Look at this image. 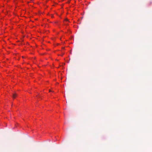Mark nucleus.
Segmentation results:
<instances>
[{
	"mask_svg": "<svg viewBox=\"0 0 152 152\" xmlns=\"http://www.w3.org/2000/svg\"><path fill=\"white\" fill-rule=\"evenodd\" d=\"M17 94L16 93H14L13 94L12 97L13 99L15 98L17 96Z\"/></svg>",
	"mask_w": 152,
	"mask_h": 152,
	"instance_id": "nucleus-1",
	"label": "nucleus"
},
{
	"mask_svg": "<svg viewBox=\"0 0 152 152\" xmlns=\"http://www.w3.org/2000/svg\"><path fill=\"white\" fill-rule=\"evenodd\" d=\"M65 20L66 21H68V20L67 19H65Z\"/></svg>",
	"mask_w": 152,
	"mask_h": 152,
	"instance_id": "nucleus-2",
	"label": "nucleus"
},
{
	"mask_svg": "<svg viewBox=\"0 0 152 152\" xmlns=\"http://www.w3.org/2000/svg\"><path fill=\"white\" fill-rule=\"evenodd\" d=\"M49 92H51V91L50 90H49Z\"/></svg>",
	"mask_w": 152,
	"mask_h": 152,
	"instance_id": "nucleus-3",
	"label": "nucleus"
},
{
	"mask_svg": "<svg viewBox=\"0 0 152 152\" xmlns=\"http://www.w3.org/2000/svg\"><path fill=\"white\" fill-rule=\"evenodd\" d=\"M63 48V49H64V48Z\"/></svg>",
	"mask_w": 152,
	"mask_h": 152,
	"instance_id": "nucleus-4",
	"label": "nucleus"
},
{
	"mask_svg": "<svg viewBox=\"0 0 152 152\" xmlns=\"http://www.w3.org/2000/svg\"><path fill=\"white\" fill-rule=\"evenodd\" d=\"M64 55V53H63V54L62 55V56Z\"/></svg>",
	"mask_w": 152,
	"mask_h": 152,
	"instance_id": "nucleus-5",
	"label": "nucleus"
}]
</instances>
